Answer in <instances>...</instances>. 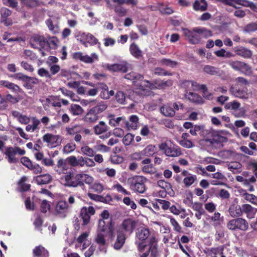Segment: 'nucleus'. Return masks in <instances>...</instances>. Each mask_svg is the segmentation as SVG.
<instances>
[{"label":"nucleus","mask_w":257,"mask_h":257,"mask_svg":"<svg viewBox=\"0 0 257 257\" xmlns=\"http://www.w3.org/2000/svg\"><path fill=\"white\" fill-rule=\"evenodd\" d=\"M242 213H244L247 218H252L257 212V208L252 207L248 204L242 205Z\"/></svg>","instance_id":"obj_30"},{"label":"nucleus","mask_w":257,"mask_h":257,"mask_svg":"<svg viewBox=\"0 0 257 257\" xmlns=\"http://www.w3.org/2000/svg\"><path fill=\"white\" fill-rule=\"evenodd\" d=\"M33 257H48V251L43 246H36L33 249Z\"/></svg>","instance_id":"obj_29"},{"label":"nucleus","mask_w":257,"mask_h":257,"mask_svg":"<svg viewBox=\"0 0 257 257\" xmlns=\"http://www.w3.org/2000/svg\"><path fill=\"white\" fill-rule=\"evenodd\" d=\"M212 139H205V142L209 143V146L214 147L215 145H221L223 143H225L227 141V138L223 137L219 134L217 132H213L212 133Z\"/></svg>","instance_id":"obj_17"},{"label":"nucleus","mask_w":257,"mask_h":257,"mask_svg":"<svg viewBox=\"0 0 257 257\" xmlns=\"http://www.w3.org/2000/svg\"><path fill=\"white\" fill-rule=\"evenodd\" d=\"M46 101L53 107L60 108L62 106L59 96L51 95L46 99Z\"/></svg>","instance_id":"obj_34"},{"label":"nucleus","mask_w":257,"mask_h":257,"mask_svg":"<svg viewBox=\"0 0 257 257\" xmlns=\"http://www.w3.org/2000/svg\"><path fill=\"white\" fill-rule=\"evenodd\" d=\"M147 179L142 176L136 175L128 179L130 189L136 192L144 193L146 190Z\"/></svg>","instance_id":"obj_5"},{"label":"nucleus","mask_w":257,"mask_h":257,"mask_svg":"<svg viewBox=\"0 0 257 257\" xmlns=\"http://www.w3.org/2000/svg\"><path fill=\"white\" fill-rule=\"evenodd\" d=\"M116 238L113 244V247L114 249L118 250L121 249L123 246L126 239V236L124 231L120 229L116 230Z\"/></svg>","instance_id":"obj_22"},{"label":"nucleus","mask_w":257,"mask_h":257,"mask_svg":"<svg viewBox=\"0 0 257 257\" xmlns=\"http://www.w3.org/2000/svg\"><path fill=\"white\" fill-rule=\"evenodd\" d=\"M13 77L16 79L23 81L24 83L23 86L28 89H32L33 85L38 83L37 78L28 76L22 73H16Z\"/></svg>","instance_id":"obj_11"},{"label":"nucleus","mask_w":257,"mask_h":257,"mask_svg":"<svg viewBox=\"0 0 257 257\" xmlns=\"http://www.w3.org/2000/svg\"><path fill=\"white\" fill-rule=\"evenodd\" d=\"M108 105L104 101H100L92 107L84 116V119L86 122H95L101 116V113L104 111Z\"/></svg>","instance_id":"obj_3"},{"label":"nucleus","mask_w":257,"mask_h":257,"mask_svg":"<svg viewBox=\"0 0 257 257\" xmlns=\"http://www.w3.org/2000/svg\"><path fill=\"white\" fill-rule=\"evenodd\" d=\"M93 128L95 134L98 135L106 133L108 127L104 121H100L98 124L94 126Z\"/></svg>","instance_id":"obj_38"},{"label":"nucleus","mask_w":257,"mask_h":257,"mask_svg":"<svg viewBox=\"0 0 257 257\" xmlns=\"http://www.w3.org/2000/svg\"><path fill=\"white\" fill-rule=\"evenodd\" d=\"M193 9L196 11H205L207 8L205 0H196L193 5Z\"/></svg>","instance_id":"obj_37"},{"label":"nucleus","mask_w":257,"mask_h":257,"mask_svg":"<svg viewBox=\"0 0 257 257\" xmlns=\"http://www.w3.org/2000/svg\"><path fill=\"white\" fill-rule=\"evenodd\" d=\"M144 156L151 157L153 156L157 153V148L155 145H149L147 146L143 150Z\"/></svg>","instance_id":"obj_43"},{"label":"nucleus","mask_w":257,"mask_h":257,"mask_svg":"<svg viewBox=\"0 0 257 257\" xmlns=\"http://www.w3.org/2000/svg\"><path fill=\"white\" fill-rule=\"evenodd\" d=\"M203 69L204 72L211 75H219L220 73L219 68L209 65H205Z\"/></svg>","instance_id":"obj_40"},{"label":"nucleus","mask_w":257,"mask_h":257,"mask_svg":"<svg viewBox=\"0 0 257 257\" xmlns=\"http://www.w3.org/2000/svg\"><path fill=\"white\" fill-rule=\"evenodd\" d=\"M59 42V40L56 37H49L47 38V45L52 49L57 48Z\"/></svg>","instance_id":"obj_50"},{"label":"nucleus","mask_w":257,"mask_h":257,"mask_svg":"<svg viewBox=\"0 0 257 257\" xmlns=\"http://www.w3.org/2000/svg\"><path fill=\"white\" fill-rule=\"evenodd\" d=\"M147 250L145 252H139V257H158L159 253L158 251V245H153L147 246Z\"/></svg>","instance_id":"obj_24"},{"label":"nucleus","mask_w":257,"mask_h":257,"mask_svg":"<svg viewBox=\"0 0 257 257\" xmlns=\"http://www.w3.org/2000/svg\"><path fill=\"white\" fill-rule=\"evenodd\" d=\"M182 30L189 43L191 44H197L200 43L201 39L199 34L194 31V28H193L192 31L187 28H182Z\"/></svg>","instance_id":"obj_14"},{"label":"nucleus","mask_w":257,"mask_h":257,"mask_svg":"<svg viewBox=\"0 0 257 257\" xmlns=\"http://www.w3.org/2000/svg\"><path fill=\"white\" fill-rule=\"evenodd\" d=\"M34 42L38 44L41 48H44L47 45V38L43 36L36 35L33 37Z\"/></svg>","instance_id":"obj_49"},{"label":"nucleus","mask_w":257,"mask_h":257,"mask_svg":"<svg viewBox=\"0 0 257 257\" xmlns=\"http://www.w3.org/2000/svg\"><path fill=\"white\" fill-rule=\"evenodd\" d=\"M137 223V221L135 219L132 218H128L123 220L121 227L123 230V231L128 233L130 234H132L136 229Z\"/></svg>","instance_id":"obj_18"},{"label":"nucleus","mask_w":257,"mask_h":257,"mask_svg":"<svg viewBox=\"0 0 257 257\" xmlns=\"http://www.w3.org/2000/svg\"><path fill=\"white\" fill-rule=\"evenodd\" d=\"M82 156H71L67 158V161L72 167H82Z\"/></svg>","instance_id":"obj_35"},{"label":"nucleus","mask_w":257,"mask_h":257,"mask_svg":"<svg viewBox=\"0 0 257 257\" xmlns=\"http://www.w3.org/2000/svg\"><path fill=\"white\" fill-rule=\"evenodd\" d=\"M161 150L164 151L165 155L169 157H176L181 155L180 149L178 146L169 147L166 143H162L159 146Z\"/></svg>","instance_id":"obj_15"},{"label":"nucleus","mask_w":257,"mask_h":257,"mask_svg":"<svg viewBox=\"0 0 257 257\" xmlns=\"http://www.w3.org/2000/svg\"><path fill=\"white\" fill-rule=\"evenodd\" d=\"M26 154L24 149L17 146H9L5 148V151L4 152L8 159L9 163L16 164L19 162V159L16 158V156H23Z\"/></svg>","instance_id":"obj_6"},{"label":"nucleus","mask_w":257,"mask_h":257,"mask_svg":"<svg viewBox=\"0 0 257 257\" xmlns=\"http://www.w3.org/2000/svg\"><path fill=\"white\" fill-rule=\"evenodd\" d=\"M233 49L236 55L244 59H250L252 56V51L246 47L239 46L235 47Z\"/></svg>","instance_id":"obj_23"},{"label":"nucleus","mask_w":257,"mask_h":257,"mask_svg":"<svg viewBox=\"0 0 257 257\" xmlns=\"http://www.w3.org/2000/svg\"><path fill=\"white\" fill-rule=\"evenodd\" d=\"M77 37L80 43L85 47H87L88 44L90 46L96 45L98 42V39L89 33L80 32Z\"/></svg>","instance_id":"obj_10"},{"label":"nucleus","mask_w":257,"mask_h":257,"mask_svg":"<svg viewBox=\"0 0 257 257\" xmlns=\"http://www.w3.org/2000/svg\"><path fill=\"white\" fill-rule=\"evenodd\" d=\"M154 73L159 76H172V73L168 72L160 67L155 68Z\"/></svg>","instance_id":"obj_59"},{"label":"nucleus","mask_w":257,"mask_h":257,"mask_svg":"<svg viewBox=\"0 0 257 257\" xmlns=\"http://www.w3.org/2000/svg\"><path fill=\"white\" fill-rule=\"evenodd\" d=\"M110 160L112 164H119L123 162L124 159L120 156L114 154L110 157Z\"/></svg>","instance_id":"obj_61"},{"label":"nucleus","mask_w":257,"mask_h":257,"mask_svg":"<svg viewBox=\"0 0 257 257\" xmlns=\"http://www.w3.org/2000/svg\"><path fill=\"white\" fill-rule=\"evenodd\" d=\"M69 205L65 201L61 200L58 202L55 207L56 214L60 217L64 218L68 212Z\"/></svg>","instance_id":"obj_19"},{"label":"nucleus","mask_w":257,"mask_h":257,"mask_svg":"<svg viewBox=\"0 0 257 257\" xmlns=\"http://www.w3.org/2000/svg\"><path fill=\"white\" fill-rule=\"evenodd\" d=\"M28 178L26 176H24L21 178L18 182V185L20 188L21 192H26L30 189L31 185L30 184L26 183Z\"/></svg>","instance_id":"obj_42"},{"label":"nucleus","mask_w":257,"mask_h":257,"mask_svg":"<svg viewBox=\"0 0 257 257\" xmlns=\"http://www.w3.org/2000/svg\"><path fill=\"white\" fill-rule=\"evenodd\" d=\"M104 67L107 70L112 72L126 73L128 71V67L126 63L113 64H107L105 65Z\"/></svg>","instance_id":"obj_20"},{"label":"nucleus","mask_w":257,"mask_h":257,"mask_svg":"<svg viewBox=\"0 0 257 257\" xmlns=\"http://www.w3.org/2000/svg\"><path fill=\"white\" fill-rule=\"evenodd\" d=\"M46 24L49 28V30L54 34L59 33L60 29L57 24L54 25L51 19H48L46 21Z\"/></svg>","instance_id":"obj_45"},{"label":"nucleus","mask_w":257,"mask_h":257,"mask_svg":"<svg viewBox=\"0 0 257 257\" xmlns=\"http://www.w3.org/2000/svg\"><path fill=\"white\" fill-rule=\"evenodd\" d=\"M70 111L73 115H78L82 113L83 109L79 105L74 104L71 105Z\"/></svg>","instance_id":"obj_54"},{"label":"nucleus","mask_w":257,"mask_h":257,"mask_svg":"<svg viewBox=\"0 0 257 257\" xmlns=\"http://www.w3.org/2000/svg\"><path fill=\"white\" fill-rule=\"evenodd\" d=\"M3 87L10 90L12 93L17 95L24 93L19 85L8 80H0V88Z\"/></svg>","instance_id":"obj_16"},{"label":"nucleus","mask_w":257,"mask_h":257,"mask_svg":"<svg viewBox=\"0 0 257 257\" xmlns=\"http://www.w3.org/2000/svg\"><path fill=\"white\" fill-rule=\"evenodd\" d=\"M194 31L199 33L201 39H206L212 36L211 32L205 28H194Z\"/></svg>","instance_id":"obj_41"},{"label":"nucleus","mask_w":257,"mask_h":257,"mask_svg":"<svg viewBox=\"0 0 257 257\" xmlns=\"http://www.w3.org/2000/svg\"><path fill=\"white\" fill-rule=\"evenodd\" d=\"M1 14V22L3 23L6 26H12L13 21L11 19L9 18L12 14V11L10 9L5 7H3L0 10Z\"/></svg>","instance_id":"obj_21"},{"label":"nucleus","mask_w":257,"mask_h":257,"mask_svg":"<svg viewBox=\"0 0 257 257\" xmlns=\"http://www.w3.org/2000/svg\"><path fill=\"white\" fill-rule=\"evenodd\" d=\"M185 98L190 102L195 104H202L204 101L202 97L197 93L192 92H186L184 95Z\"/></svg>","instance_id":"obj_26"},{"label":"nucleus","mask_w":257,"mask_h":257,"mask_svg":"<svg viewBox=\"0 0 257 257\" xmlns=\"http://www.w3.org/2000/svg\"><path fill=\"white\" fill-rule=\"evenodd\" d=\"M105 2L106 7L109 9L113 10L118 16L122 17L126 15L127 10L122 6L123 4H120L118 2H112L111 0H105Z\"/></svg>","instance_id":"obj_13"},{"label":"nucleus","mask_w":257,"mask_h":257,"mask_svg":"<svg viewBox=\"0 0 257 257\" xmlns=\"http://www.w3.org/2000/svg\"><path fill=\"white\" fill-rule=\"evenodd\" d=\"M129 49L131 55L136 58L139 59L143 56L142 50L136 43H132Z\"/></svg>","instance_id":"obj_32"},{"label":"nucleus","mask_w":257,"mask_h":257,"mask_svg":"<svg viewBox=\"0 0 257 257\" xmlns=\"http://www.w3.org/2000/svg\"><path fill=\"white\" fill-rule=\"evenodd\" d=\"M97 230L105 236L108 237L110 241H113L115 237L114 223L111 219L108 221L99 219L97 227Z\"/></svg>","instance_id":"obj_4"},{"label":"nucleus","mask_w":257,"mask_h":257,"mask_svg":"<svg viewBox=\"0 0 257 257\" xmlns=\"http://www.w3.org/2000/svg\"><path fill=\"white\" fill-rule=\"evenodd\" d=\"M95 212V209L91 206H83L81 208L79 217L83 221V225H87L90 223L91 216L94 215Z\"/></svg>","instance_id":"obj_9"},{"label":"nucleus","mask_w":257,"mask_h":257,"mask_svg":"<svg viewBox=\"0 0 257 257\" xmlns=\"http://www.w3.org/2000/svg\"><path fill=\"white\" fill-rule=\"evenodd\" d=\"M68 166L66 161L63 158H60L57 163L56 166L54 167V170L59 174H64L67 172Z\"/></svg>","instance_id":"obj_27"},{"label":"nucleus","mask_w":257,"mask_h":257,"mask_svg":"<svg viewBox=\"0 0 257 257\" xmlns=\"http://www.w3.org/2000/svg\"><path fill=\"white\" fill-rule=\"evenodd\" d=\"M161 113L164 116L172 117L175 115L174 109L169 105H164L160 108Z\"/></svg>","instance_id":"obj_39"},{"label":"nucleus","mask_w":257,"mask_h":257,"mask_svg":"<svg viewBox=\"0 0 257 257\" xmlns=\"http://www.w3.org/2000/svg\"><path fill=\"white\" fill-rule=\"evenodd\" d=\"M228 212L230 215L232 217H239L242 214V206L236 203H232L228 208Z\"/></svg>","instance_id":"obj_28"},{"label":"nucleus","mask_w":257,"mask_h":257,"mask_svg":"<svg viewBox=\"0 0 257 257\" xmlns=\"http://www.w3.org/2000/svg\"><path fill=\"white\" fill-rule=\"evenodd\" d=\"M109 124L112 126H115L118 125L121 121H123L124 123V118L123 117H114V115H110L109 116Z\"/></svg>","instance_id":"obj_51"},{"label":"nucleus","mask_w":257,"mask_h":257,"mask_svg":"<svg viewBox=\"0 0 257 257\" xmlns=\"http://www.w3.org/2000/svg\"><path fill=\"white\" fill-rule=\"evenodd\" d=\"M197 180V177L195 175L191 174L190 176L185 177L182 180L183 183L186 188H189Z\"/></svg>","instance_id":"obj_46"},{"label":"nucleus","mask_w":257,"mask_h":257,"mask_svg":"<svg viewBox=\"0 0 257 257\" xmlns=\"http://www.w3.org/2000/svg\"><path fill=\"white\" fill-rule=\"evenodd\" d=\"M85 166L88 167H92L95 166V163L92 159L82 157V167Z\"/></svg>","instance_id":"obj_58"},{"label":"nucleus","mask_w":257,"mask_h":257,"mask_svg":"<svg viewBox=\"0 0 257 257\" xmlns=\"http://www.w3.org/2000/svg\"><path fill=\"white\" fill-rule=\"evenodd\" d=\"M63 184L65 187L85 188V184H91L93 179L90 175L85 173H77L72 170L66 172L61 177Z\"/></svg>","instance_id":"obj_1"},{"label":"nucleus","mask_w":257,"mask_h":257,"mask_svg":"<svg viewBox=\"0 0 257 257\" xmlns=\"http://www.w3.org/2000/svg\"><path fill=\"white\" fill-rule=\"evenodd\" d=\"M124 77L126 79L132 80L133 82H136L137 80H142L144 78V76L143 75L133 71L126 74Z\"/></svg>","instance_id":"obj_44"},{"label":"nucleus","mask_w":257,"mask_h":257,"mask_svg":"<svg viewBox=\"0 0 257 257\" xmlns=\"http://www.w3.org/2000/svg\"><path fill=\"white\" fill-rule=\"evenodd\" d=\"M244 198L252 204L257 205V197L254 195L246 193L244 194Z\"/></svg>","instance_id":"obj_64"},{"label":"nucleus","mask_w":257,"mask_h":257,"mask_svg":"<svg viewBox=\"0 0 257 257\" xmlns=\"http://www.w3.org/2000/svg\"><path fill=\"white\" fill-rule=\"evenodd\" d=\"M134 139V136L131 133L125 135L122 139V142L125 146L130 145Z\"/></svg>","instance_id":"obj_63"},{"label":"nucleus","mask_w":257,"mask_h":257,"mask_svg":"<svg viewBox=\"0 0 257 257\" xmlns=\"http://www.w3.org/2000/svg\"><path fill=\"white\" fill-rule=\"evenodd\" d=\"M227 228L232 231H246L248 229V222L242 218L237 217L229 220L227 223Z\"/></svg>","instance_id":"obj_7"},{"label":"nucleus","mask_w":257,"mask_h":257,"mask_svg":"<svg viewBox=\"0 0 257 257\" xmlns=\"http://www.w3.org/2000/svg\"><path fill=\"white\" fill-rule=\"evenodd\" d=\"M198 90H202V95L204 98L208 100L212 99V94L211 93L209 92L205 84L198 85Z\"/></svg>","instance_id":"obj_48"},{"label":"nucleus","mask_w":257,"mask_h":257,"mask_svg":"<svg viewBox=\"0 0 257 257\" xmlns=\"http://www.w3.org/2000/svg\"><path fill=\"white\" fill-rule=\"evenodd\" d=\"M52 180V176L50 174H45L37 176L35 181L39 185H45L50 183Z\"/></svg>","instance_id":"obj_33"},{"label":"nucleus","mask_w":257,"mask_h":257,"mask_svg":"<svg viewBox=\"0 0 257 257\" xmlns=\"http://www.w3.org/2000/svg\"><path fill=\"white\" fill-rule=\"evenodd\" d=\"M76 149V144L71 142L66 144L63 148V151L65 153L68 154L75 150Z\"/></svg>","instance_id":"obj_62"},{"label":"nucleus","mask_w":257,"mask_h":257,"mask_svg":"<svg viewBox=\"0 0 257 257\" xmlns=\"http://www.w3.org/2000/svg\"><path fill=\"white\" fill-rule=\"evenodd\" d=\"M217 196L222 200L228 201L230 197V194L227 190L221 189L219 190Z\"/></svg>","instance_id":"obj_56"},{"label":"nucleus","mask_w":257,"mask_h":257,"mask_svg":"<svg viewBox=\"0 0 257 257\" xmlns=\"http://www.w3.org/2000/svg\"><path fill=\"white\" fill-rule=\"evenodd\" d=\"M81 152L83 155L89 157H93L95 154V151L93 149L90 148L88 146L82 147L81 148Z\"/></svg>","instance_id":"obj_53"},{"label":"nucleus","mask_w":257,"mask_h":257,"mask_svg":"<svg viewBox=\"0 0 257 257\" xmlns=\"http://www.w3.org/2000/svg\"><path fill=\"white\" fill-rule=\"evenodd\" d=\"M99 91H100L99 96L103 99H108L114 94L113 90H108L107 85L104 83H98Z\"/></svg>","instance_id":"obj_25"},{"label":"nucleus","mask_w":257,"mask_h":257,"mask_svg":"<svg viewBox=\"0 0 257 257\" xmlns=\"http://www.w3.org/2000/svg\"><path fill=\"white\" fill-rule=\"evenodd\" d=\"M105 235L97 230V234L95 238V242L100 246H104L106 244Z\"/></svg>","instance_id":"obj_47"},{"label":"nucleus","mask_w":257,"mask_h":257,"mask_svg":"<svg viewBox=\"0 0 257 257\" xmlns=\"http://www.w3.org/2000/svg\"><path fill=\"white\" fill-rule=\"evenodd\" d=\"M229 65L234 70L238 71L245 75H250L252 74L251 67L247 63L238 60L230 61Z\"/></svg>","instance_id":"obj_8"},{"label":"nucleus","mask_w":257,"mask_h":257,"mask_svg":"<svg viewBox=\"0 0 257 257\" xmlns=\"http://www.w3.org/2000/svg\"><path fill=\"white\" fill-rule=\"evenodd\" d=\"M138 121V117L136 115H132L130 117V122L125 120H124V124L128 129L131 128L136 130L137 127Z\"/></svg>","instance_id":"obj_36"},{"label":"nucleus","mask_w":257,"mask_h":257,"mask_svg":"<svg viewBox=\"0 0 257 257\" xmlns=\"http://www.w3.org/2000/svg\"><path fill=\"white\" fill-rule=\"evenodd\" d=\"M98 56L95 53H92L91 56L88 55H83L82 62L86 63H92L94 60H98Z\"/></svg>","instance_id":"obj_55"},{"label":"nucleus","mask_w":257,"mask_h":257,"mask_svg":"<svg viewBox=\"0 0 257 257\" xmlns=\"http://www.w3.org/2000/svg\"><path fill=\"white\" fill-rule=\"evenodd\" d=\"M257 31V23H251L247 24L243 29V31L251 33Z\"/></svg>","instance_id":"obj_60"},{"label":"nucleus","mask_w":257,"mask_h":257,"mask_svg":"<svg viewBox=\"0 0 257 257\" xmlns=\"http://www.w3.org/2000/svg\"><path fill=\"white\" fill-rule=\"evenodd\" d=\"M21 2L28 8H34L40 5L38 0H21Z\"/></svg>","instance_id":"obj_52"},{"label":"nucleus","mask_w":257,"mask_h":257,"mask_svg":"<svg viewBox=\"0 0 257 257\" xmlns=\"http://www.w3.org/2000/svg\"><path fill=\"white\" fill-rule=\"evenodd\" d=\"M60 139L59 136L54 135L51 134L47 133L43 137V141L48 144L57 145L58 140Z\"/></svg>","instance_id":"obj_31"},{"label":"nucleus","mask_w":257,"mask_h":257,"mask_svg":"<svg viewBox=\"0 0 257 257\" xmlns=\"http://www.w3.org/2000/svg\"><path fill=\"white\" fill-rule=\"evenodd\" d=\"M116 102L120 104L124 103L125 101V94L121 91H118L115 96Z\"/></svg>","instance_id":"obj_57"},{"label":"nucleus","mask_w":257,"mask_h":257,"mask_svg":"<svg viewBox=\"0 0 257 257\" xmlns=\"http://www.w3.org/2000/svg\"><path fill=\"white\" fill-rule=\"evenodd\" d=\"M229 91L235 97L243 99H247L248 98L249 95L246 87H240L238 85H232L230 88Z\"/></svg>","instance_id":"obj_12"},{"label":"nucleus","mask_w":257,"mask_h":257,"mask_svg":"<svg viewBox=\"0 0 257 257\" xmlns=\"http://www.w3.org/2000/svg\"><path fill=\"white\" fill-rule=\"evenodd\" d=\"M135 243L139 252L144 251L148 245H158V240L154 233L148 228L140 227L136 232Z\"/></svg>","instance_id":"obj_2"}]
</instances>
